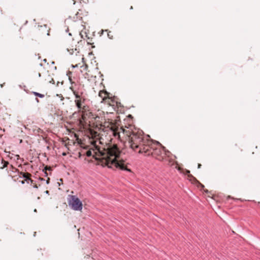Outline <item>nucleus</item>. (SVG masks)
<instances>
[{"label":"nucleus","instance_id":"1","mask_svg":"<svg viewBox=\"0 0 260 260\" xmlns=\"http://www.w3.org/2000/svg\"><path fill=\"white\" fill-rule=\"evenodd\" d=\"M113 136L115 138L120 139V133L127 136L128 143L131 148L139 153H144L146 155H151L152 156L157 158L160 156L163 151L165 150V147L158 141L149 139L150 136L147 135V138L143 137L144 133L142 130L135 129L134 131L127 130L122 127H116L112 130Z\"/></svg>","mask_w":260,"mask_h":260},{"label":"nucleus","instance_id":"2","mask_svg":"<svg viewBox=\"0 0 260 260\" xmlns=\"http://www.w3.org/2000/svg\"><path fill=\"white\" fill-rule=\"evenodd\" d=\"M100 155L106 159L108 164L115 165L116 167L119 166L117 158L119 156V150L117 148H114L106 151V152L99 151Z\"/></svg>","mask_w":260,"mask_h":260},{"label":"nucleus","instance_id":"3","mask_svg":"<svg viewBox=\"0 0 260 260\" xmlns=\"http://www.w3.org/2000/svg\"><path fill=\"white\" fill-rule=\"evenodd\" d=\"M74 102L79 111L84 113L88 110L89 107L87 103L88 100L84 95L80 96L78 98H75Z\"/></svg>","mask_w":260,"mask_h":260},{"label":"nucleus","instance_id":"4","mask_svg":"<svg viewBox=\"0 0 260 260\" xmlns=\"http://www.w3.org/2000/svg\"><path fill=\"white\" fill-rule=\"evenodd\" d=\"M68 200L69 207L75 211H81L83 208V204L80 200L75 196H69Z\"/></svg>","mask_w":260,"mask_h":260},{"label":"nucleus","instance_id":"5","mask_svg":"<svg viewBox=\"0 0 260 260\" xmlns=\"http://www.w3.org/2000/svg\"><path fill=\"white\" fill-rule=\"evenodd\" d=\"M71 84L70 89L73 91L75 98H78L80 96L84 95V89L83 88V85L74 82H72Z\"/></svg>","mask_w":260,"mask_h":260},{"label":"nucleus","instance_id":"6","mask_svg":"<svg viewBox=\"0 0 260 260\" xmlns=\"http://www.w3.org/2000/svg\"><path fill=\"white\" fill-rule=\"evenodd\" d=\"M11 168L12 169V172L15 173L16 172L19 175L20 178H23L25 179V181L27 182L28 183H29V181L32 182V180L30 178V174L28 173H24L22 172H19V171L15 167H13L12 165H11Z\"/></svg>","mask_w":260,"mask_h":260},{"label":"nucleus","instance_id":"7","mask_svg":"<svg viewBox=\"0 0 260 260\" xmlns=\"http://www.w3.org/2000/svg\"><path fill=\"white\" fill-rule=\"evenodd\" d=\"M106 93L103 91H100L99 93V95L102 98L103 101L106 102V100H107V98L106 97Z\"/></svg>","mask_w":260,"mask_h":260},{"label":"nucleus","instance_id":"8","mask_svg":"<svg viewBox=\"0 0 260 260\" xmlns=\"http://www.w3.org/2000/svg\"><path fill=\"white\" fill-rule=\"evenodd\" d=\"M32 93H33V94L35 95H36L37 96H38L39 98H44L45 96V95L44 94L40 93L37 92H34V91Z\"/></svg>","mask_w":260,"mask_h":260},{"label":"nucleus","instance_id":"9","mask_svg":"<svg viewBox=\"0 0 260 260\" xmlns=\"http://www.w3.org/2000/svg\"><path fill=\"white\" fill-rule=\"evenodd\" d=\"M2 162L4 164V165L1 168V169H3L6 167L9 164V162L7 161H5L3 159H2Z\"/></svg>","mask_w":260,"mask_h":260},{"label":"nucleus","instance_id":"10","mask_svg":"<svg viewBox=\"0 0 260 260\" xmlns=\"http://www.w3.org/2000/svg\"><path fill=\"white\" fill-rule=\"evenodd\" d=\"M86 155L87 156L89 157L92 155V151L90 150L87 151L86 153Z\"/></svg>","mask_w":260,"mask_h":260},{"label":"nucleus","instance_id":"11","mask_svg":"<svg viewBox=\"0 0 260 260\" xmlns=\"http://www.w3.org/2000/svg\"><path fill=\"white\" fill-rule=\"evenodd\" d=\"M57 96H59L60 98L61 101H63L64 100V98L61 94H57Z\"/></svg>","mask_w":260,"mask_h":260},{"label":"nucleus","instance_id":"12","mask_svg":"<svg viewBox=\"0 0 260 260\" xmlns=\"http://www.w3.org/2000/svg\"><path fill=\"white\" fill-rule=\"evenodd\" d=\"M49 180H50V179L48 178V179L46 180V184H49Z\"/></svg>","mask_w":260,"mask_h":260},{"label":"nucleus","instance_id":"13","mask_svg":"<svg viewBox=\"0 0 260 260\" xmlns=\"http://www.w3.org/2000/svg\"><path fill=\"white\" fill-rule=\"evenodd\" d=\"M108 36L110 39H112V36L110 37L111 35H110L109 33L108 34Z\"/></svg>","mask_w":260,"mask_h":260},{"label":"nucleus","instance_id":"14","mask_svg":"<svg viewBox=\"0 0 260 260\" xmlns=\"http://www.w3.org/2000/svg\"><path fill=\"white\" fill-rule=\"evenodd\" d=\"M108 36L110 39H112V36L110 37L111 35H110L109 33L108 34Z\"/></svg>","mask_w":260,"mask_h":260},{"label":"nucleus","instance_id":"15","mask_svg":"<svg viewBox=\"0 0 260 260\" xmlns=\"http://www.w3.org/2000/svg\"><path fill=\"white\" fill-rule=\"evenodd\" d=\"M75 51H77V52L76 53V55H77V53H79V51H77V49L76 48L75 49Z\"/></svg>","mask_w":260,"mask_h":260},{"label":"nucleus","instance_id":"16","mask_svg":"<svg viewBox=\"0 0 260 260\" xmlns=\"http://www.w3.org/2000/svg\"><path fill=\"white\" fill-rule=\"evenodd\" d=\"M45 192L46 193V194H49V191L48 190H46L45 191Z\"/></svg>","mask_w":260,"mask_h":260},{"label":"nucleus","instance_id":"17","mask_svg":"<svg viewBox=\"0 0 260 260\" xmlns=\"http://www.w3.org/2000/svg\"><path fill=\"white\" fill-rule=\"evenodd\" d=\"M50 83H52L53 84H54V81L53 79H52V81L50 82Z\"/></svg>","mask_w":260,"mask_h":260},{"label":"nucleus","instance_id":"18","mask_svg":"<svg viewBox=\"0 0 260 260\" xmlns=\"http://www.w3.org/2000/svg\"><path fill=\"white\" fill-rule=\"evenodd\" d=\"M25 181V180H23V181H21V183L22 184H24Z\"/></svg>","mask_w":260,"mask_h":260},{"label":"nucleus","instance_id":"19","mask_svg":"<svg viewBox=\"0 0 260 260\" xmlns=\"http://www.w3.org/2000/svg\"><path fill=\"white\" fill-rule=\"evenodd\" d=\"M201 164H198V168H201Z\"/></svg>","mask_w":260,"mask_h":260},{"label":"nucleus","instance_id":"20","mask_svg":"<svg viewBox=\"0 0 260 260\" xmlns=\"http://www.w3.org/2000/svg\"><path fill=\"white\" fill-rule=\"evenodd\" d=\"M69 30V28H67V29L66 30V32H68Z\"/></svg>","mask_w":260,"mask_h":260},{"label":"nucleus","instance_id":"21","mask_svg":"<svg viewBox=\"0 0 260 260\" xmlns=\"http://www.w3.org/2000/svg\"><path fill=\"white\" fill-rule=\"evenodd\" d=\"M41 180H42V181H45V179H44V178H41Z\"/></svg>","mask_w":260,"mask_h":260},{"label":"nucleus","instance_id":"22","mask_svg":"<svg viewBox=\"0 0 260 260\" xmlns=\"http://www.w3.org/2000/svg\"><path fill=\"white\" fill-rule=\"evenodd\" d=\"M43 61H45V62H46V61H47V59H44L43 60Z\"/></svg>","mask_w":260,"mask_h":260},{"label":"nucleus","instance_id":"23","mask_svg":"<svg viewBox=\"0 0 260 260\" xmlns=\"http://www.w3.org/2000/svg\"><path fill=\"white\" fill-rule=\"evenodd\" d=\"M36 101H37V102H39V100H38V99L36 98Z\"/></svg>","mask_w":260,"mask_h":260},{"label":"nucleus","instance_id":"24","mask_svg":"<svg viewBox=\"0 0 260 260\" xmlns=\"http://www.w3.org/2000/svg\"><path fill=\"white\" fill-rule=\"evenodd\" d=\"M41 73H39V77H41Z\"/></svg>","mask_w":260,"mask_h":260},{"label":"nucleus","instance_id":"25","mask_svg":"<svg viewBox=\"0 0 260 260\" xmlns=\"http://www.w3.org/2000/svg\"><path fill=\"white\" fill-rule=\"evenodd\" d=\"M34 187L38 188V186L36 185L34 186Z\"/></svg>","mask_w":260,"mask_h":260},{"label":"nucleus","instance_id":"26","mask_svg":"<svg viewBox=\"0 0 260 260\" xmlns=\"http://www.w3.org/2000/svg\"><path fill=\"white\" fill-rule=\"evenodd\" d=\"M69 36H72L71 33H69Z\"/></svg>","mask_w":260,"mask_h":260},{"label":"nucleus","instance_id":"27","mask_svg":"<svg viewBox=\"0 0 260 260\" xmlns=\"http://www.w3.org/2000/svg\"><path fill=\"white\" fill-rule=\"evenodd\" d=\"M71 54H73V50H72V52H70Z\"/></svg>","mask_w":260,"mask_h":260},{"label":"nucleus","instance_id":"28","mask_svg":"<svg viewBox=\"0 0 260 260\" xmlns=\"http://www.w3.org/2000/svg\"><path fill=\"white\" fill-rule=\"evenodd\" d=\"M34 211H35V212H37V210H36V209H35Z\"/></svg>","mask_w":260,"mask_h":260}]
</instances>
